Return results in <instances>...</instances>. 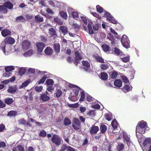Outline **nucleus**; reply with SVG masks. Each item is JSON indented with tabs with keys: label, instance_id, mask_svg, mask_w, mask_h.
Wrapping results in <instances>:
<instances>
[{
	"label": "nucleus",
	"instance_id": "nucleus-36",
	"mask_svg": "<svg viewBox=\"0 0 151 151\" xmlns=\"http://www.w3.org/2000/svg\"><path fill=\"white\" fill-rule=\"evenodd\" d=\"M30 82L31 80L30 79H28L27 80L22 83L21 86L22 88L26 87L28 85Z\"/></svg>",
	"mask_w": 151,
	"mask_h": 151
},
{
	"label": "nucleus",
	"instance_id": "nucleus-12",
	"mask_svg": "<svg viewBox=\"0 0 151 151\" xmlns=\"http://www.w3.org/2000/svg\"><path fill=\"white\" fill-rule=\"evenodd\" d=\"M60 45L58 43H56L54 44L53 49L56 54H58L60 52Z\"/></svg>",
	"mask_w": 151,
	"mask_h": 151
},
{
	"label": "nucleus",
	"instance_id": "nucleus-63",
	"mask_svg": "<svg viewBox=\"0 0 151 151\" xmlns=\"http://www.w3.org/2000/svg\"><path fill=\"white\" fill-rule=\"evenodd\" d=\"M29 101H32L33 100V92L32 91L29 93Z\"/></svg>",
	"mask_w": 151,
	"mask_h": 151
},
{
	"label": "nucleus",
	"instance_id": "nucleus-23",
	"mask_svg": "<svg viewBox=\"0 0 151 151\" xmlns=\"http://www.w3.org/2000/svg\"><path fill=\"white\" fill-rule=\"evenodd\" d=\"M145 129H142L141 127H139V126L137 125L136 127V132L140 133L141 134H143L145 132Z\"/></svg>",
	"mask_w": 151,
	"mask_h": 151
},
{
	"label": "nucleus",
	"instance_id": "nucleus-1",
	"mask_svg": "<svg viewBox=\"0 0 151 151\" xmlns=\"http://www.w3.org/2000/svg\"><path fill=\"white\" fill-rule=\"evenodd\" d=\"M121 41L122 45L125 47L128 48L130 47V41L126 35H124L122 36Z\"/></svg>",
	"mask_w": 151,
	"mask_h": 151
},
{
	"label": "nucleus",
	"instance_id": "nucleus-6",
	"mask_svg": "<svg viewBox=\"0 0 151 151\" xmlns=\"http://www.w3.org/2000/svg\"><path fill=\"white\" fill-rule=\"evenodd\" d=\"M48 33L50 35V37H52L54 40H55L58 37L56 31L54 28H51L49 29Z\"/></svg>",
	"mask_w": 151,
	"mask_h": 151
},
{
	"label": "nucleus",
	"instance_id": "nucleus-22",
	"mask_svg": "<svg viewBox=\"0 0 151 151\" xmlns=\"http://www.w3.org/2000/svg\"><path fill=\"white\" fill-rule=\"evenodd\" d=\"M8 12V11L5 6L3 5H0V12L3 14H6Z\"/></svg>",
	"mask_w": 151,
	"mask_h": 151
},
{
	"label": "nucleus",
	"instance_id": "nucleus-64",
	"mask_svg": "<svg viewBox=\"0 0 151 151\" xmlns=\"http://www.w3.org/2000/svg\"><path fill=\"white\" fill-rule=\"evenodd\" d=\"M81 18L85 24H87V19L85 17L82 16L81 17Z\"/></svg>",
	"mask_w": 151,
	"mask_h": 151
},
{
	"label": "nucleus",
	"instance_id": "nucleus-51",
	"mask_svg": "<svg viewBox=\"0 0 151 151\" xmlns=\"http://www.w3.org/2000/svg\"><path fill=\"white\" fill-rule=\"evenodd\" d=\"M110 35L111 36V37L109 38V40L111 41V43L112 45H114L115 42V41L114 39L116 38H115L114 37V38L113 36V35Z\"/></svg>",
	"mask_w": 151,
	"mask_h": 151
},
{
	"label": "nucleus",
	"instance_id": "nucleus-5",
	"mask_svg": "<svg viewBox=\"0 0 151 151\" xmlns=\"http://www.w3.org/2000/svg\"><path fill=\"white\" fill-rule=\"evenodd\" d=\"M75 57L73 62L75 65H77L79 61L82 59L81 54L78 51H76L75 52Z\"/></svg>",
	"mask_w": 151,
	"mask_h": 151
},
{
	"label": "nucleus",
	"instance_id": "nucleus-2",
	"mask_svg": "<svg viewBox=\"0 0 151 151\" xmlns=\"http://www.w3.org/2000/svg\"><path fill=\"white\" fill-rule=\"evenodd\" d=\"M51 140L52 143L57 146H59L61 144V139L58 135L54 134Z\"/></svg>",
	"mask_w": 151,
	"mask_h": 151
},
{
	"label": "nucleus",
	"instance_id": "nucleus-28",
	"mask_svg": "<svg viewBox=\"0 0 151 151\" xmlns=\"http://www.w3.org/2000/svg\"><path fill=\"white\" fill-rule=\"evenodd\" d=\"M35 20L36 22H42L44 21L43 18L41 17L39 15L35 16Z\"/></svg>",
	"mask_w": 151,
	"mask_h": 151
},
{
	"label": "nucleus",
	"instance_id": "nucleus-13",
	"mask_svg": "<svg viewBox=\"0 0 151 151\" xmlns=\"http://www.w3.org/2000/svg\"><path fill=\"white\" fill-rule=\"evenodd\" d=\"M50 97L45 93L42 94L40 96V100H42L44 102L50 100Z\"/></svg>",
	"mask_w": 151,
	"mask_h": 151
},
{
	"label": "nucleus",
	"instance_id": "nucleus-62",
	"mask_svg": "<svg viewBox=\"0 0 151 151\" xmlns=\"http://www.w3.org/2000/svg\"><path fill=\"white\" fill-rule=\"evenodd\" d=\"M122 81L124 83H127L129 82V81L126 77L122 76Z\"/></svg>",
	"mask_w": 151,
	"mask_h": 151
},
{
	"label": "nucleus",
	"instance_id": "nucleus-55",
	"mask_svg": "<svg viewBox=\"0 0 151 151\" xmlns=\"http://www.w3.org/2000/svg\"><path fill=\"white\" fill-rule=\"evenodd\" d=\"M19 124L26 125V121L24 119H22L18 121Z\"/></svg>",
	"mask_w": 151,
	"mask_h": 151
},
{
	"label": "nucleus",
	"instance_id": "nucleus-37",
	"mask_svg": "<svg viewBox=\"0 0 151 151\" xmlns=\"http://www.w3.org/2000/svg\"><path fill=\"white\" fill-rule=\"evenodd\" d=\"M68 99L71 101H75L77 100L76 96L72 95V93H71L68 97Z\"/></svg>",
	"mask_w": 151,
	"mask_h": 151
},
{
	"label": "nucleus",
	"instance_id": "nucleus-14",
	"mask_svg": "<svg viewBox=\"0 0 151 151\" xmlns=\"http://www.w3.org/2000/svg\"><path fill=\"white\" fill-rule=\"evenodd\" d=\"M68 12L69 14H71V15L74 19L77 18L78 16V14L77 12L74 11L73 9H72L71 8H69L68 9Z\"/></svg>",
	"mask_w": 151,
	"mask_h": 151
},
{
	"label": "nucleus",
	"instance_id": "nucleus-17",
	"mask_svg": "<svg viewBox=\"0 0 151 151\" xmlns=\"http://www.w3.org/2000/svg\"><path fill=\"white\" fill-rule=\"evenodd\" d=\"M93 57L96 59L97 62L101 63H104V59L98 54L93 55Z\"/></svg>",
	"mask_w": 151,
	"mask_h": 151
},
{
	"label": "nucleus",
	"instance_id": "nucleus-10",
	"mask_svg": "<svg viewBox=\"0 0 151 151\" xmlns=\"http://www.w3.org/2000/svg\"><path fill=\"white\" fill-rule=\"evenodd\" d=\"M22 48L24 50H27L29 48L31 45L30 43L27 40H25L22 43Z\"/></svg>",
	"mask_w": 151,
	"mask_h": 151
},
{
	"label": "nucleus",
	"instance_id": "nucleus-54",
	"mask_svg": "<svg viewBox=\"0 0 151 151\" xmlns=\"http://www.w3.org/2000/svg\"><path fill=\"white\" fill-rule=\"evenodd\" d=\"M108 66L107 64H101V68L103 70H106L108 68Z\"/></svg>",
	"mask_w": 151,
	"mask_h": 151
},
{
	"label": "nucleus",
	"instance_id": "nucleus-61",
	"mask_svg": "<svg viewBox=\"0 0 151 151\" xmlns=\"http://www.w3.org/2000/svg\"><path fill=\"white\" fill-rule=\"evenodd\" d=\"M72 27L75 30L79 29V26L76 23H73L72 25Z\"/></svg>",
	"mask_w": 151,
	"mask_h": 151
},
{
	"label": "nucleus",
	"instance_id": "nucleus-31",
	"mask_svg": "<svg viewBox=\"0 0 151 151\" xmlns=\"http://www.w3.org/2000/svg\"><path fill=\"white\" fill-rule=\"evenodd\" d=\"M26 71V70L25 68H19L18 73L19 75L21 76L25 73Z\"/></svg>",
	"mask_w": 151,
	"mask_h": 151
},
{
	"label": "nucleus",
	"instance_id": "nucleus-15",
	"mask_svg": "<svg viewBox=\"0 0 151 151\" xmlns=\"http://www.w3.org/2000/svg\"><path fill=\"white\" fill-rule=\"evenodd\" d=\"M11 33L12 32L11 31L7 29H5L3 30L1 32L2 35L4 37L10 35Z\"/></svg>",
	"mask_w": 151,
	"mask_h": 151
},
{
	"label": "nucleus",
	"instance_id": "nucleus-57",
	"mask_svg": "<svg viewBox=\"0 0 151 151\" xmlns=\"http://www.w3.org/2000/svg\"><path fill=\"white\" fill-rule=\"evenodd\" d=\"M35 72V69L30 68L28 69L27 73L29 74H34Z\"/></svg>",
	"mask_w": 151,
	"mask_h": 151
},
{
	"label": "nucleus",
	"instance_id": "nucleus-41",
	"mask_svg": "<svg viewBox=\"0 0 151 151\" xmlns=\"http://www.w3.org/2000/svg\"><path fill=\"white\" fill-rule=\"evenodd\" d=\"M110 18H108L109 21L114 24H117L118 23V22L115 20L112 16Z\"/></svg>",
	"mask_w": 151,
	"mask_h": 151
},
{
	"label": "nucleus",
	"instance_id": "nucleus-8",
	"mask_svg": "<svg viewBox=\"0 0 151 151\" xmlns=\"http://www.w3.org/2000/svg\"><path fill=\"white\" fill-rule=\"evenodd\" d=\"M90 133L91 134H93L97 133L99 131V127L97 126H95L94 125H93L90 128Z\"/></svg>",
	"mask_w": 151,
	"mask_h": 151
},
{
	"label": "nucleus",
	"instance_id": "nucleus-48",
	"mask_svg": "<svg viewBox=\"0 0 151 151\" xmlns=\"http://www.w3.org/2000/svg\"><path fill=\"white\" fill-rule=\"evenodd\" d=\"M5 69L6 72H9L13 70L14 68L13 66H10L6 67Z\"/></svg>",
	"mask_w": 151,
	"mask_h": 151
},
{
	"label": "nucleus",
	"instance_id": "nucleus-3",
	"mask_svg": "<svg viewBox=\"0 0 151 151\" xmlns=\"http://www.w3.org/2000/svg\"><path fill=\"white\" fill-rule=\"evenodd\" d=\"M72 126L75 129L78 130L80 129L81 127L80 121L77 118H74Z\"/></svg>",
	"mask_w": 151,
	"mask_h": 151
},
{
	"label": "nucleus",
	"instance_id": "nucleus-38",
	"mask_svg": "<svg viewBox=\"0 0 151 151\" xmlns=\"http://www.w3.org/2000/svg\"><path fill=\"white\" fill-rule=\"evenodd\" d=\"M47 78V75H44V76L38 81V84H40L41 83H43Z\"/></svg>",
	"mask_w": 151,
	"mask_h": 151
},
{
	"label": "nucleus",
	"instance_id": "nucleus-30",
	"mask_svg": "<svg viewBox=\"0 0 151 151\" xmlns=\"http://www.w3.org/2000/svg\"><path fill=\"white\" fill-rule=\"evenodd\" d=\"M101 47L103 51L104 52H107L109 51V50L110 47L107 45L106 44L103 45H102Z\"/></svg>",
	"mask_w": 151,
	"mask_h": 151
},
{
	"label": "nucleus",
	"instance_id": "nucleus-11",
	"mask_svg": "<svg viewBox=\"0 0 151 151\" xmlns=\"http://www.w3.org/2000/svg\"><path fill=\"white\" fill-rule=\"evenodd\" d=\"M59 30L64 35H65L68 32L67 27L64 25L61 26L59 27Z\"/></svg>",
	"mask_w": 151,
	"mask_h": 151
},
{
	"label": "nucleus",
	"instance_id": "nucleus-34",
	"mask_svg": "<svg viewBox=\"0 0 151 151\" xmlns=\"http://www.w3.org/2000/svg\"><path fill=\"white\" fill-rule=\"evenodd\" d=\"M17 113L16 111H12L8 112L7 116H15L16 115Z\"/></svg>",
	"mask_w": 151,
	"mask_h": 151
},
{
	"label": "nucleus",
	"instance_id": "nucleus-26",
	"mask_svg": "<svg viewBox=\"0 0 151 151\" xmlns=\"http://www.w3.org/2000/svg\"><path fill=\"white\" fill-rule=\"evenodd\" d=\"M4 101L6 104L9 105L13 103L14 100L12 98L8 97L5 99Z\"/></svg>",
	"mask_w": 151,
	"mask_h": 151
},
{
	"label": "nucleus",
	"instance_id": "nucleus-49",
	"mask_svg": "<svg viewBox=\"0 0 151 151\" xmlns=\"http://www.w3.org/2000/svg\"><path fill=\"white\" fill-rule=\"evenodd\" d=\"M47 135V133L44 130H42L39 134V136L43 137H44L46 136Z\"/></svg>",
	"mask_w": 151,
	"mask_h": 151
},
{
	"label": "nucleus",
	"instance_id": "nucleus-35",
	"mask_svg": "<svg viewBox=\"0 0 151 151\" xmlns=\"http://www.w3.org/2000/svg\"><path fill=\"white\" fill-rule=\"evenodd\" d=\"M71 122L69 119L67 118H65L63 121L64 124L65 126H68L71 124Z\"/></svg>",
	"mask_w": 151,
	"mask_h": 151
},
{
	"label": "nucleus",
	"instance_id": "nucleus-19",
	"mask_svg": "<svg viewBox=\"0 0 151 151\" xmlns=\"http://www.w3.org/2000/svg\"><path fill=\"white\" fill-rule=\"evenodd\" d=\"M45 53L47 55H50L53 52V50L50 47H47L45 49Z\"/></svg>",
	"mask_w": 151,
	"mask_h": 151
},
{
	"label": "nucleus",
	"instance_id": "nucleus-43",
	"mask_svg": "<svg viewBox=\"0 0 151 151\" xmlns=\"http://www.w3.org/2000/svg\"><path fill=\"white\" fill-rule=\"evenodd\" d=\"M118 75V74L115 71H114L112 73L110 77L112 79H115L117 77Z\"/></svg>",
	"mask_w": 151,
	"mask_h": 151
},
{
	"label": "nucleus",
	"instance_id": "nucleus-44",
	"mask_svg": "<svg viewBox=\"0 0 151 151\" xmlns=\"http://www.w3.org/2000/svg\"><path fill=\"white\" fill-rule=\"evenodd\" d=\"M96 9L97 12L99 13H101L104 11L103 8L99 5L96 6Z\"/></svg>",
	"mask_w": 151,
	"mask_h": 151
},
{
	"label": "nucleus",
	"instance_id": "nucleus-21",
	"mask_svg": "<svg viewBox=\"0 0 151 151\" xmlns=\"http://www.w3.org/2000/svg\"><path fill=\"white\" fill-rule=\"evenodd\" d=\"M111 125L113 128V130L112 131L113 133H115V132H114V130H115L116 128H117L118 123L117 122L116 120L115 119H114L112 121L111 123ZM117 133V132H116Z\"/></svg>",
	"mask_w": 151,
	"mask_h": 151
},
{
	"label": "nucleus",
	"instance_id": "nucleus-16",
	"mask_svg": "<svg viewBox=\"0 0 151 151\" xmlns=\"http://www.w3.org/2000/svg\"><path fill=\"white\" fill-rule=\"evenodd\" d=\"M17 88L16 86H10L7 90V92L9 93H15L17 90Z\"/></svg>",
	"mask_w": 151,
	"mask_h": 151
},
{
	"label": "nucleus",
	"instance_id": "nucleus-56",
	"mask_svg": "<svg viewBox=\"0 0 151 151\" xmlns=\"http://www.w3.org/2000/svg\"><path fill=\"white\" fill-rule=\"evenodd\" d=\"M85 98V94L83 91H82L81 93V97L79 99L80 101H82Z\"/></svg>",
	"mask_w": 151,
	"mask_h": 151
},
{
	"label": "nucleus",
	"instance_id": "nucleus-52",
	"mask_svg": "<svg viewBox=\"0 0 151 151\" xmlns=\"http://www.w3.org/2000/svg\"><path fill=\"white\" fill-rule=\"evenodd\" d=\"M68 146L66 144H63L61 147L60 151H65L66 149L67 150Z\"/></svg>",
	"mask_w": 151,
	"mask_h": 151
},
{
	"label": "nucleus",
	"instance_id": "nucleus-18",
	"mask_svg": "<svg viewBox=\"0 0 151 151\" xmlns=\"http://www.w3.org/2000/svg\"><path fill=\"white\" fill-rule=\"evenodd\" d=\"M4 5L6 8L9 9H12L13 7V4L10 1H7L5 2L3 4Z\"/></svg>",
	"mask_w": 151,
	"mask_h": 151
},
{
	"label": "nucleus",
	"instance_id": "nucleus-25",
	"mask_svg": "<svg viewBox=\"0 0 151 151\" xmlns=\"http://www.w3.org/2000/svg\"><path fill=\"white\" fill-rule=\"evenodd\" d=\"M116 149L117 151H123L124 149V144L120 143H118Z\"/></svg>",
	"mask_w": 151,
	"mask_h": 151
},
{
	"label": "nucleus",
	"instance_id": "nucleus-59",
	"mask_svg": "<svg viewBox=\"0 0 151 151\" xmlns=\"http://www.w3.org/2000/svg\"><path fill=\"white\" fill-rule=\"evenodd\" d=\"M40 39L41 41L44 42H47V38L45 36L41 35L40 36Z\"/></svg>",
	"mask_w": 151,
	"mask_h": 151
},
{
	"label": "nucleus",
	"instance_id": "nucleus-32",
	"mask_svg": "<svg viewBox=\"0 0 151 151\" xmlns=\"http://www.w3.org/2000/svg\"><path fill=\"white\" fill-rule=\"evenodd\" d=\"M108 75L106 73H101V78L103 80H106L108 78Z\"/></svg>",
	"mask_w": 151,
	"mask_h": 151
},
{
	"label": "nucleus",
	"instance_id": "nucleus-60",
	"mask_svg": "<svg viewBox=\"0 0 151 151\" xmlns=\"http://www.w3.org/2000/svg\"><path fill=\"white\" fill-rule=\"evenodd\" d=\"M17 148L19 151H25L24 147L22 145H18L17 146Z\"/></svg>",
	"mask_w": 151,
	"mask_h": 151
},
{
	"label": "nucleus",
	"instance_id": "nucleus-58",
	"mask_svg": "<svg viewBox=\"0 0 151 151\" xmlns=\"http://www.w3.org/2000/svg\"><path fill=\"white\" fill-rule=\"evenodd\" d=\"M105 118L106 119L108 120V121H110L112 119V118L111 116L109 114H106L105 115Z\"/></svg>",
	"mask_w": 151,
	"mask_h": 151
},
{
	"label": "nucleus",
	"instance_id": "nucleus-46",
	"mask_svg": "<svg viewBox=\"0 0 151 151\" xmlns=\"http://www.w3.org/2000/svg\"><path fill=\"white\" fill-rule=\"evenodd\" d=\"M104 12H105V14L104 15V17L108 19V18L111 17L112 16L110 13L106 11V10H105Z\"/></svg>",
	"mask_w": 151,
	"mask_h": 151
},
{
	"label": "nucleus",
	"instance_id": "nucleus-47",
	"mask_svg": "<svg viewBox=\"0 0 151 151\" xmlns=\"http://www.w3.org/2000/svg\"><path fill=\"white\" fill-rule=\"evenodd\" d=\"M88 27L89 32V33L90 34H93L94 32L92 28L91 25V24L89 23L88 25Z\"/></svg>",
	"mask_w": 151,
	"mask_h": 151
},
{
	"label": "nucleus",
	"instance_id": "nucleus-7",
	"mask_svg": "<svg viewBox=\"0 0 151 151\" xmlns=\"http://www.w3.org/2000/svg\"><path fill=\"white\" fill-rule=\"evenodd\" d=\"M36 45L37 48V51L39 52H41L45 47V44L43 42H40L36 43Z\"/></svg>",
	"mask_w": 151,
	"mask_h": 151
},
{
	"label": "nucleus",
	"instance_id": "nucleus-29",
	"mask_svg": "<svg viewBox=\"0 0 151 151\" xmlns=\"http://www.w3.org/2000/svg\"><path fill=\"white\" fill-rule=\"evenodd\" d=\"M122 90L125 93H126L131 90L130 86L128 85H125L124 87L122 88Z\"/></svg>",
	"mask_w": 151,
	"mask_h": 151
},
{
	"label": "nucleus",
	"instance_id": "nucleus-27",
	"mask_svg": "<svg viewBox=\"0 0 151 151\" xmlns=\"http://www.w3.org/2000/svg\"><path fill=\"white\" fill-rule=\"evenodd\" d=\"M107 129V127L104 124H101L100 127V130L102 133H104Z\"/></svg>",
	"mask_w": 151,
	"mask_h": 151
},
{
	"label": "nucleus",
	"instance_id": "nucleus-33",
	"mask_svg": "<svg viewBox=\"0 0 151 151\" xmlns=\"http://www.w3.org/2000/svg\"><path fill=\"white\" fill-rule=\"evenodd\" d=\"M56 96L57 98L60 97L62 94V91L60 89H57L56 90Z\"/></svg>",
	"mask_w": 151,
	"mask_h": 151
},
{
	"label": "nucleus",
	"instance_id": "nucleus-45",
	"mask_svg": "<svg viewBox=\"0 0 151 151\" xmlns=\"http://www.w3.org/2000/svg\"><path fill=\"white\" fill-rule=\"evenodd\" d=\"M6 44L4 41V42H3L1 43L0 46V48L1 49L4 53L5 52Z\"/></svg>",
	"mask_w": 151,
	"mask_h": 151
},
{
	"label": "nucleus",
	"instance_id": "nucleus-24",
	"mask_svg": "<svg viewBox=\"0 0 151 151\" xmlns=\"http://www.w3.org/2000/svg\"><path fill=\"white\" fill-rule=\"evenodd\" d=\"M137 125L139 126V127H142V129H146V127L147 126V124L146 122L142 121L139 122Z\"/></svg>",
	"mask_w": 151,
	"mask_h": 151
},
{
	"label": "nucleus",
	"instance_id": "nucleus-9",
	"mask_svg": "<svg viewBox=\"0 0 151 151\" xmlns=\"http://www.w3.org/2000/svg\"><path fill=\"white\" fill-rule=\"evenodd\" d=\"M4 41L6 44L12 45L15 42L14 39L11 37H7Z\"/></svg>",
	"mask_w": 151,
	"mask_h": 151
},
{
	"label": "nucleus",
	"instance_id": "nucleus-4",
	"mask_svg": "<svg viewBox=\"0 0 151 151\" xmlns=\"http://www.w3.org/2000/svg\"><path fill=\"white\" fill-rule=\"evenodd\" d=\"M81 62L83 68L86 72L90 73L91 71L90 64L87 61L83 60Z\"/></svg>",
	"mask_w": 151,
	"mask_h": 151
},
{
	"label": "nucleus",
	"instance_id": "nucleus-53",
	"mask_svg": "<svg viewBox=\"0 0 151 151\" xmlns=\"http://www.w3.org/2000/svg\"><path fill=\"white\" fill-rule=\"evenodd\" d=\"M43 88V87L42 86H37L35 87V91L38 92H40L42 91Z\"/></svg>",
	"mask_w": 151,
	"mask_h": 151
},
{
	"label": "nucleus",
	"instance_id": "nucleus-50",
	"mask_svg": "<svg viewBox=\"0 0 151 151\" xmlns=\"http://www.w3.org/2000/svg\"><path fill=\"white\" fill-rule=\"evenodd\" d=\"M22 20H24V17L22 16L18 17L16 19V21L17 22H20Z\"/></svg>",
	"mask_w": 151,
	"mask_h": 151
},
{
	"label": "nucleus",
	"instance_id": "nucleus-20",
	"mask_svg": "<svg viewBox=\"0 0 151 151\" xmlns=\"http://www.w3.org/2000/svg\"><path fill=\"white\" fill-rule=\"evenodd\" d=\"M122 81L119 79H116L114 82V85L118 88L121 87L122 85Z\"/></svg>",
	"mask_w": 151,
	"mask_h": 151
},
{
	"label": "nucleus",
	"instance_id": "nucleus-42",
	"mask_svg": "<svg viewBox=\"0 0 151 151\" xmlns=\"http://www.w3.org/2000/svg\"><path fill=\"white\" fill-rule=\"evenodd\" d=\"M60 14L61 17L64 19H66L67 17V14L66 12L63 11L60 12Z\"/></svg>",
	"mask_w": 151,
	"mask_h": 151
},
{
	"label": "nucleus",
	"instance_id": "nucleus-40",
	"mask_svg": "<svg viewBox=\"0 0 151 151\" xmlns=\"http://www.w3.org/2000/svg\"><path fill=\"white\" fill-rule=\"evenodd\" d=\"M46 83L48 85L51 86L53 85L54 82L52 79L50 78L46 80Z\"/></svg>",
	"mask_w": 151,
	"mask_h": 151
},
{
	"label": "nucleus",
	"instance_id": "nucleus-39",
	"mask_svg": "<svg viewBox=\"0 0 151 151\" xmlns=\"http://www.w3.org/2000/svg\"><path fill=\"white\" fill-rule=\"evenodd\" d=\"M122 61L124 63H127L129 62L130 60V56H128L127 57H124L121 58Z\"/></svg>",
	"mask_w": 151,
	"mask_h": 151
}]
</instances>
